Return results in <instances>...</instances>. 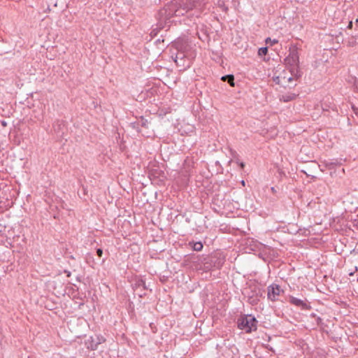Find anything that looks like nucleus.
Wrapping results in <instances>:
<instances>
[{
	"label": "nucleus",
	"mask_w": 358,
	"mask_h": 358,
	"mask_svg": "<svg viewBox=\"0 0 358 358\" xmlns=\"http://www.w3.org/2000/svg\"><path fill=\"white\" fill-rule=\"evenodd\" d=\"M188 9L185 3H181L178 1H171L158 11L157 15V19L159 20L158 26L159 28H164L167 24L171 23V17L182 16Z\"/></svg>",
	"instance_id": "nucleus-1"
},
{
	"label": "nucleus",
	"mask_w": 358,
	"mask_h": 358,
	"mask_svg": "<svg viewBox=\"0 0 358 358\" xmlns=\"http://www.w3.org/2000/svg\"><path fill=\"white\" fill-rule=\"evenodd\" d=\"M257 320L252 315H246L241 317L237 320L238 329L245 331L246 333H251L257 329Z\"/></svg>",
	"instance_id": "nucleus-2"
},
{
	"label": "nucleus",
	"mask_w": 358,
	"mask_h": 358,
	"mask_svg": "<svg viewBox=\"0 0 358 358\" xmlns=\"http://www.w3.org/2000/svg\"><path fill=\"white\" fill-rule=\"evenodd\" d=\"M243 294L248 298V302L252 305H257L260 298L263 296V292L257 285H250L245 288Z\"/></svg>",
	"instance_id": "nucleus-3"
},
{
	"label": "nucleus",
	"mask_w": 358,
	"mask_h": 358,
	"mask_svg": "<svg viewBox=\"0 0 358 358\" xmlns=\"http://www.w3.org/2000/svg\"><path fill=\"white\" fill-rule=\"evenodd\" d=\"M283 290L280 286L277 284H272L267 287V297L271 301H276Z\"/></svg>",
	"instance_id": "nucleus-4"
},
{
	"label": "nucleus",
	"mask_w": 358,
	"mask_h": 358,
	"mask_svg": "<svg viewBox=\"0 0 358 358\" xmlns=\"http://www.w3.org/2000/svg\"><path fill=\"white\" fill-rule=\"evenodd\" d=\"M285 62L290 67L298 66L299 64V57L296 49L290 50L289 56L285 59Z\"/></svg>",
	"instance_id": "nucleus-5"
},
{
	"label": "nucleus",
	"mask_w": 358,
	"mask_h": 358,
	"mask_svg": "<svg viewBox=\"0 0 358 358\" xmlns=\"http://www.w3.org/2000/svg\"><path fill=\"white\" fill-rule=\"evenodd\" d=\"M91 341L89 343L87 348L92 350L97 349L98 345L105 342V338L101 336H96L95 338L91 337Z\"/></svg>",
	"instance_id": "nucleus-6"
},
{
	"label": "nucleus",
	"mask_w": 358,
	"mask_h": 358,
	"mask_svg": "<svg viewBox=\"0 0 358 358\" xmlns=\"http://www.w3.org/2000/svg\"><path fill=\"white\" fill-rule=\"evenodd\" d=\"M289 302L294 305L295 306L300 307L303 310H308L310 308V306L303 300L297 299L292 296H289Z\"/></svg>",
	"instance_id": "nucleus-7"
},
{
	"label": "nucleus",
	"mask_w": 358,
	"mask_h": 358,
	"mask_svg": "<svg viewBox=\"0 0 358 358\" xmlns=\"http://www.w3.org/2000/svg\"><path fill=\"white\" fill-rule=\"evenodd\" d=\"M221 80L224 82H227L231 86L234 87V76L232 74L225 75L221 78Z\"/></svg>",
	"instance_id": "nucleus-8"
},
{
	"label": "nucleus",
	"mask_w": 358,
	"mask_h": 358,
	"mask_svg": "<svg viewBox=\"0 0 358 358\" xmlns=\"http://www.w3.org/2000/svg\"><path fill=\"white\" fill-rule=\"evenodd\" d=\"M296 97V94H295L294 93H289L287 94L282 95L280 100L284 102H289V101H291L295 99Z\"/></svg>",
	"instance_id": "nucleus-9"
},
{
	"label": "nucleus",
	"mask_w": 358,
	"mask_h": 358,
	"mask_svg": "<svg viewBox=\"0 0 358 358\" xmlns=\"http://www.w3.org/2000/svg\"><path fill=\"white\" fill-rule=\"evenodd\" d=\"M289 71H290L291 74L293 76H294L296 78H299L301 76V73L299 69V66L291 67V69H289Z\"/></svg>",
	"instance_id": "nucleus-10"
},
{
	"label": "nucleus",
	"mask_w": 358,
	"mask_h": 358,
	"mask_svg": "<svg viewBox=\"0 0 358 358\" xmlns=\"http://www.w3.org/2000/svg\"><path fill=\"white\" fill-rule=\"evenodd\" d=\"M189 245H192V248L194 251H196V252H199V251H201L202 249H203V243L200 241L199 242H190L189 243Z\"/></svg>",
	"instance_id": "nucleus-11"
},
{
	"label": "nucleus",
	"mask_w": 358,
	"mask_h": 358,
	"mask_svg": "<svg viewBox=\"0 0 358 358\" xmlns=\"http://www.w3.org/2000/svg\"><path fill=\"white\" fill-rule=\"evenodd\" d=\"M148 123L149 122H148V120L145 119L143 117H141V118L139 120H138L136 124H138V126H141V127L147 128Z\"/></svg>",
	"instance_id": "nucleus-12"
},
{
	"label": "nucleus",
	"mask_w": 358,
	"mask_h": 358,
	"mask_svg": "<svg viewBox=\"0 0 358 358\" xmlns=\"http://www.w3.org/2000/svg\"><path fill=\"white\" fill-rule=\"evenodd\" d=\"M136 287L138 288H143V289L145 290L147 289V287H146V284H145V280H139L136 283Z\"/></svg>",
	"instance_id": "nucleus-13"
},
{
	"label": "nucleus",
	"mask_w": 358,
	"mask_h": 358,
	"mask_svg": "<svg viewBox=\"0 0 358 358\" xmlns=\"http://www.w3.org/2000/svg\"><path fill=\"white\" fill-rule=\"evenodd\" d=\"M157 21H159V20L157 19ZM159 24V22H157V24H156V28L153 29L151 32H150V35L151 36L154 37V36H156L158 34V32L159 31V30L162 29L163 28H159V27L158 26Z\"/></svg>",
	"instance_id": "nucleus-14"
},
{
	"label": "nucleus",
	"mask_w": 358,
	"mask_h": 358,
	"mask_svg": "<svg viewBox=\"0 0 358 358\" xmlns=\"http://www.w3.org/2000/svg\"><path fill=\"white\" fill-rule=\"evenodd\" d=\"M267 54H268V48L267 47L260 48L258 50V55L259 56H265Z\"/></svg>",
	"instance_id": "nucleus-15"
},
{
	"label": "nucleus",
	"mask_w": 358,
	"mask_h": 358,
	"mask_svg": "<svg viewBox=\"0 0 358 358\" xmlns=\"http://www.w3.org/2000/svg\"><path fill=\"white\" fill-rule=\"evenodd\" d=\"M224 259H217L215 262H214V264L213 266L217 268H220L223 264H224Z\"/></svg>",
	"instance_id": "nucleus-16"
},
{
	"label": "nucleus",
	"mask_w": 358,
	"mask_h": 358,
	"mask_svg": "<svg viewBox=\"0 0 358 358\" xmlns=\"http://www.w3.org/2000/svg\"><path fill=\"white\" fill-rule=\"evenodd\" d=\"M62 122H59V120L53 125L54 130L55 132L59 133V131L62 129Z\"/></svg>",
	"instance_id": "nucleus-17"
},
{
	"label": "nucleus",
	"mask_w": 358,
	"mask_h": 358,
	"mask_svg": "<svg viewBox=\"0 0 358 358\" xmlns=\"http://www.w3.org/2000/svg\"><path fill=\"white\" fill-rule=\"evenodd\" d=\"M265 42L266 43H269L271 45H273L278 43V41L277 39H271V38L268 37L266 38Z\"/></svg>",
	"instance_id": "nucleus-18"
},
{
	"label": "nucleus",
	"mask_w": 358,
	"mask_h": 358,
	"mask_svg": "<svg viewBox=\"0 0 358 358\" xmlns=\"http://www.w3.org/2000/svg\"><path fill=\"white\" fill-rule=\"evenodd\" d=\"M96 252L97 256H99V257H101L103 255V250L101 248H97Z\"/></svg>",
	"instance_id": "nucleus-19"
},
{
	"label": "nucleus",
	"mask_w": 358,
	"mask_h": 358,
	"mask_svg": "<svg viewBox=\"0 0 358 358\" xmlns=\"http://www.w3.org/2000/svg\"><path fill=\"white\" fill-rule=\"evenodd\" d=\"M5 229H6V226L0 224V233L3 232L5 231Z\"/></svg>",
	"instance_id": "nucleus-20"
},
{
	"label": "nucleus",
	"mask_w": 358,
	"mask_h": 358,
	"mask_svg": "<svg viewBox=\"0 0 358 358\" xmlns=\"http://www.w3.org/2000/svg\"><path fill=\"white\" fill-rule=\"evenodd\" d=\"M352 21H350V22H349L348 25V29H352Z\"/></svg>",
	"instance_id": "nucleus-21"
},
{
	"label": "nucleus",
	"mask_w": 358,
	"mask_h": 358,
	"mask_svg": "<svg viewBox=\"0 0 358 358\" xmlns=\"http://www.w3.org/2000/svg\"><path fill=\"white\" fill-rule=\"evenodd\" d=\"M240 166H241V168H243L245 166V164L243 162H241L240 164Z\"/></svg>",
	"instance_id": "nucleus-22"
},
{
	"label": "nucleus",
	"mask_w": 358,
	"mask_h": 358,
	"mask_svg": "<svg viewBox=\"0 0 358 358\" xmlns=\"http://www.w3.org/2000/svg\"><path fill=\"white\" fill-rule=\"evenodd\" d=\"M317 323L319 324L322 321V319L320 317H317Z\"/></svg>",
	"instance_id": "nucleus-23"
},
{
	"label": "nucleus",
	"mask_w": 358,
	"mask_h": 358,
	"mask_svg": "<svg viewBox=\"0 0 358 358\" xmlns=\"http://www.w3.org/2000/svg\"><path fill=\"white\" fill-rule=\"evenodd\" d=\"M355 87L358 90V80L355 82Z\"/></svg>",
	"instance_id": "nucleus-24"
},
{
	"label": "nucleus",
	"mask_w": 358,
	"mask_h": 358,
	"mask_svg": "<svg viewBox=\"0 0 358 358\" xmlns=\"http://www.w3.org/2000/svg\"><path fill=\"white\" fill-rule=\"evenodd\" d=\"M355 225H356V226H357V227H358V219H357V220H355Z\"/></svg>",
	"instance_id": "nucleus-25"
},
{
	"label": "nucleus",
	"mask_w": 358,
	"mask_h": 358,
	"mask_svg": "<svg viewBox=\"0 0 358 358\" xmlns=\"http://www.w3.org/2000/svg\"><path fill=\"white\" fill-rule=\"evenodd\" d=\"M1 124H2V125H3V126H4V127H6V122L5 121H3V122H1Z\"/></svg>",
	"instance_id": "nucleus-26"
},
{
	"label": "nucleus",
	"mask_w": 358,
	"mask_h": 358,
	"mask_svg": "<svg viewBox=\"0 0 358 358\" xmlns=\"http://www.w3.org/2000/svg\"><path fill=\"white\" fill-rule=\"evenodd\" d=\"M65 273H67V276H70L71 273L69 271H65Z\"/></svg>",
	"instance_id": "nucleus-27"
},
{
	"label": "nucleus",
	"mask_w": 358,
	"mask_h": 358,
	"mask_svg": "<svg viewBox=\"0 0 358 358\" xmlns=\"http://www.w3.org/2000/svg\"><path fill=\"white\" fill-rule=\"evenodd\" d=\"M350 275H354V272H351L349 273Z\"/></svg>",
	"instance_id": "nucleus-28"
},
{
	"label": "nucleus",
	"mask_w": 358,
	"mask_h": 358,
	"mask_svg": "<svg viewBox=\"0 0 358 358\" xmlns=\"http://www.w3.org/2000/svg\"><path fill=\"white\" fill-rule=\"evenodd\" d=\"M292 80H293V78H289L288 79V80H289V82H290V81H292Z\"/></svg>",
	"instance_id": "nucleus-29"
},
{
	"label": "nucleus",
	"mask_w": 358,
	"mask_h": 358,
	"mask_svg": "<svg viewBox=\"0 0 358 358\" xmlns=\"http://www.w3.org/2000/svg\"><path fill=\"white\" fill-rule=\"evenodd\" d=\"M355 22L358 23V17L356 19Z\"/></svg>",
	"instance_id": "nucleus-30"
},
{
	"label": "nucleus",
	"mask_w": 358,
	"mask_h": 358,
	"mask_svg": "<svg viewBox=\"0 0 358 358\" xmlns=\"http://www.w3.org/2000/svg\"><path fill=\"white\" fill-rule=\"evenodd\" d=\"M333 164H335L334 163H330V166L333 165Z\"/></svg>",
	"instance_id": "nucleus-31"
}]
</instances>
